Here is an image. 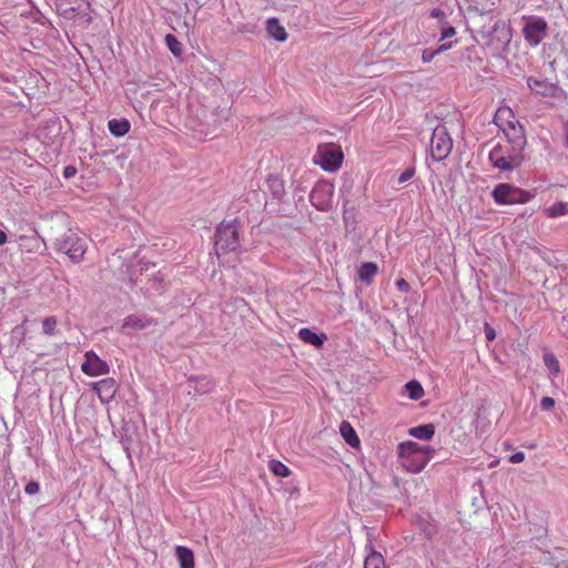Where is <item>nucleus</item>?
<instances>
[{"instance_id":"obj_1","label":"nucleus","mask_w":568,"mask_h":568,"mask_svg":"<svg viewBox=\"0 0 568 568\" xmlns=\"http://www.w3.org/2000/svg\"><path fill=\"white\" fill-rule=\"evenodd\" d=\"M526 139L523 134L496 144L488 154L490 164L500 172H510L521 166L525 160L524 148Z\"/></svg>"},{"instance_id":"obj_2","label":"nucleus","mask_w":568,"mask_h":568,"mask_svg":"<svg viewBox=\"0 0 568 568\" xmlns=\"http://www.w3.org/2000/svg\"><path fill=\"white\" fill-rule=\"evenodd\" d=\"M435 449L407 440L398 445V457L402 466L409 473H420L432 459Z\"/></svg>"},{"instance_id":"obj_3","label":"nucleus","mask_w":568,"mask_h":568,"mask_svg":"<svg viewBox=\"0 0 568 568\" xmlns=\"http://www.w3.org/2000/svg\"><path fill=\"white\" fill-rule=\"evenodd\" d=\"M240 222L234 219L231 222H222L215 232L214 247L216 253L233 252L240 246L239 241Z\"/></svg>"},{"instance_id":"obj_4","label":"nucleus","mask_w":568,"mask_h":568,"mask_svg":"<svg viewBox=\"0 0 568 568\" xmlns=\"http://www.w3.org/2000/svg\"><path fill=\"white\" fill-rule=\"evenodd\" d=\"M55 248L68 255L73 263H79L87 251V242L84 237L69 230L55 240Z\"/></svg>"},{"instance_id":"obj_5","label":"nucleus","mask_w":568,"mask_h":568,"mask_svg":"<svg viewBox=\"0 0 568 568\" xmlns=\"http://www.w3.org/2000/svg\"><path fill=\"white\" fill-rule=\"evenodd\" d=\"M495 203L499 205H510L517 203H527L531 199L529 192L513 186L508 183H499L491 192Z\"/></svg>"},{"instance_id":"obj_6","label":"nucleus","mask_w":568,"mask_h":568,"mask_svg":"<svg viewBox=\"0 0 568 568\" xmlns=\"http://www.w3.org/2000/svg\"><path fill=\"white\" fill-rule=\"evenodd\" d=\"M453 140L444 125H437L430 138V155L434 161L445 160L452 152Z\"/></svg>"},{"instance_id":"obj_7","label":"nucleus","mask_w":568,"mask_h":568,"mask_svg":"<svg viewBox=\"0 0 568 568\" xmlns=\"http://www.w3.org/2000/svg\"><path fill=\"white\" fill-rule=\"evenodd\" d=\"M511 41V31L509 26L504 21H496L491 33L488 36L486 45L494 55H498L508 49Z\"/></svg>"},{"instance_id":"obj_8","label":"nucleus","mask_w":568,"mask_h":568,"mask_svg":"<svg viewBox=\"0 0 568 568\" xmlns=\"http://www.w3.org/2000/svg\"><path fill=\"white\" fill-rule=\"evenodd\" d=\"M548 33V23L544 18L529 17L523 27V34L530 47H537Z\"/></svg>"},{"instance_id":"obj_9","label":"nucleus","mask_w":568,"mask_h":568,"mask_svg":"<svg viewBox=\"0 0 568 568\" xmlns=\"http://www.w3.org/2000/svg\"><path fill=\"white\" fill-rule=\"evenodd\" d=\"M334 185L327 181H318L311 191L310 201L320 211H328L332 207Z\"/></svg>"},{"instance_id":"obj_10","label":"nucleus","mask_w":568,"mask_h":568,"mask_svg":"<svg viewBox=\"0 0 568 568\" xmlns=\"http://www.w3.org/2000/svg\"><path fill=\"white\" fill-rule=\"evenodd\" d=\"M317 163L328 172L336 171L343 162V153L338 148L332 145L320 146L317 154Z\"/></svg>"},{"instance_id":"obj_11","label":"nucleus","mask_w":568,"mask_h":568,"mask_svg":"<svg viewBox=\"0 0 568 568\" xmlns=\"http://www.w3.org/2000/svg\"><path fill=\"white\" fill-rule=\"evenodd\" d=\"M84 362L81 365L82 372L88 376H100L109 373V365L101 359L93 351L84 354Z\"/></svg>"},{"instance_id":"obj_12","label":"nucleus","mask_w":568,"mask_h":568,"mask_svg":"<svg viewBox=\"0 0 568 568\" xmlns=\"http://www.w3.org/2000/svg\"><path fill=\"white\" fill-rule=\"evenodd\" d=\"M216 386L213 378L207 376H192L189 378V395H205L211 393Z\"/></svg>"},{"instance_id":"obj_13","label":"nucleus","mask_w":568,"mask_h":568,"mask_svg":"<svg viewBox=\"0 0 568 568\" xmlns=\"http://www.w3.org/2000/svg\"><path fill=\"white\" fill-rule=\"evenodd\" d=\"M152 324V320L145 315L132 314L124 318L121 329L142 331Z\"/></svg>"},{"instance_id":"obj_14","label":"nucleus","mask_w":568,"mask_h":568,"mask_svg":"<svg viewBox=\"0 0 568 568\" xmlns=\"http://www.w3.org/2000/svg\"><path fill=\"white\" fill-rule=\"evenodd\" d=\"M527 85L534 93L542 97L552 95L556 90L552 83L532 77L527 78Z\"/></svg>"},{"instance_id":"obj_15","label":"nucleus","mask_w":568,"mask_h":568,"mask_svg":"<svg viewBox=\"0 0 568 568\" xmlns=\"http://www.w3.org/2000/svg\"><path fill=\"white\" fill-rule=\"evenodd\" d=\"M365 549L367 555L364 561V568H385L383 555L376 551L371 542L365 546Z\"/></svg>"},{"instance_id":"obj_16","label":"nucleus","mask_w":568,"mask_h":568,"mask_svg":"<svg viewBox=\"0 0 568 568\" xmlns=\"http://www.w3.org/2000/svg\"><path fill=\"white\" fill-rule=\"evenodd\" d=\"M93 388L102 400L112 398L116 390L115 382L112 378H105L95 383Z\"/></svg>"},{"instance_id":"obj_17","label":"nucleus","mask_w":568,"mask_h":568,"mask_svg":"<svg viewBox=\"0 0 568 568\" xmlns=\"http://www.w3.org/2000/svg\"><path fill=\"white\" fill-rule=\"evenodd\" d=\"M298 337L304 343H307V344L313 345L315 347H321L324 344V342L326 341V335H324V334L318 335L317 333H315L311 328H306V327L301 328L298 331Z\"/></svg>"},{"instance_id":"obj_18","label":"nucleus","mask_w":568,"mask_h":568,"mask_svg":"<svg viewBox=\"0 0 568 568\" xmlns=\"http://www.w3.org/2000/svg\"><path fill=\"white\" fill-rule=\"evenodd\" d=\"M339 433L344 440L353 448H357L361 445V440L348 422H342L339 426Z\"/></svg>"},{"instance_id":"obj_19","label":"nucleus","mask_w":568,"mask_h":568,"mask_svg":"<svg viewBox=\"0 0 568 568\" xmlns=\"http://www.w3.org/2000/svg\"><path fill=\"white\" fill-rule=\"evenodd\" d=\"M408 434L417 439L430 440L435 434V427L433 424L418 425L409 428Z\"/></svg>"},{"instance_id":"obj_20","label":"nucleus","mask_w":568,"mask_h":568,"mask_svg":"<svg viewBox=\"0 0 568 568\" xmlns=\"http://www.w3.org/2000/svg\"><path fill=\"white\" fill-rule=\"evenodd\" d=\"M266 30L268 34L277 41H285L287 39V33L278 22L276 18H270L266 21Z\"/></svg>"},{"instance_id":"obj_21","label":"nucleus","mask_w":568,"mask_h":568,"mask_svg":"<svg viewBox=\"0 0 568 568\" xmlns=\"http://www.w3.org/2000/svg\"><path fill=\"white\" fill-rule=\"evenodd\" d=\"M175 555L181 568H194V555L190 548L178 546L175 548Z\"/></svg>"},{"instance_id":"obj_22","label":"nucleus","mask_w":568,"mask_h":568,"mask_svg":"<svg viewBox=\"0 0 568 568\" xmlns=\"http://www.w3.org/2000/svg\"><path fill=\"white\" fill-rule=\"evenodd\" d=\"M130 126V122L126 119H112L108 122L109 131L116 138L125 135Z\"/></svg>"},{"instance_id":"obj_23","label":"nucleus","mask_w":568,"mask_h":568,"mask_svg":"<svg viewBox=\"0 0 568 568\" xmlns=\"http://www.w3.org/2000/svg\"><path fill=\"white\" fill-rule=\"evenodd\" d=\"M378 267L374 262H364L358 268V277L364 283H371L377 274Z\"/></svg>"},{"instance_id":"obj_24","label":"nucleus","mask_w":568,"mask_h":568,"mask_svg":"<svg viewBox=\"0 0 568 568\" xmlns=\"http://www.w3.org/2000/svg\"><path fill=\"white\" fill-rule=\"evenodd\" d=\"M453 44H454V42L450 41V42H446V43L438 45L436 49H430V48L424 49L422 52V61L424 63L430 62L437 54L452 49Z\"/></svg>"},{"instance_id":"obj_25","label":"nucleus","mask_w":568,"mask_h":568,"mask_svg":"<svg viewBox=\"0 0 568 568\" xmlns=\"http://www.w3.org/2000/svg\"><path fill=\"white\" fill-rule=\"evenodd\" d=\"M404 388L407 393V396L413 400L420 399L425 394L423 386L417 381L407 382Z\"/></svg>"},{"instance_id":"obj_26","label":"nucleus","mask_w":568,"mask_h":568,"mask_svg":"<svg viewBox=\"0 0 568 568\" xmlns=\"http://www.w3.org/2000/svg\"><path fill=\"white\" fill-rule=\"evenodd\" d=\"M548 217L555 219L568 214V203L557 202L545 210Z\"/></svg>"},{"instance_id":"obj_27","label":"nucleus","mask_w":568,"mask_h":568,"mask_svg":"<svg viewBox=\"0 0 568 568\" xmlns=\"http://www.w3.org/2000/svg\"><path fill=\"white\" fill-rule=\"evenodd\" d=\"M268 187L275 197H282L285 193L283 181L277 176L267 180Z\"/></svg>"},{"instance_id":"obj_28","label":"nucleus","mask_w":568,"mask_h":568,"mask_svg":"<svg viewBox=\"0 0 568 568\" xmlns=\"http://www.w3.org/2000/svg\"><path fill=\"white\" fill-rule=\"evenodd\" d=\"M165 44L174 57L182 54V43L176 39L175 36L169 33L165 36Z\"/></svg>"},{"instance_id":"obj_29","label":"nucleus","mask_w":568,"mask_h":568,"mask_svg":"<svg viewBox=\"0 0 568 568\" xmlns=\"http://www.w3.org/2000/svg\"><path fill=\"white\" fill-rule=\"evenodd\" d=\"M544 363L546 367L549 369L551 375L557 376L560 372V365L558 359L552 354H545L544 355Z\"/></svg>"},{"instance_id":"obj_30","label":"nucleus","mask_w":568,"mask_h":568,"mask_svg":"<svg viewBox=\"0 0 568 568\" xmlns=\"http://www.w3.org/2000/svg\"><path fill=\"white\" fill-rule=\"evenodd\" d=\"M270 469L278 477H287L291 474L286 465L275 459L270 462Z\"/></svg>"},{"instance_id":"obj_31","label":"nucleus","mask_w":568,"mask_h":568,"mask_svg":"<svg viewBox=\"0 0 568 568\" xmlns=\"http://www.w3.org/2000/svg\"><path fill=\"white\" fill-rule=\"evenodd\" d=\"M57 318L54 316L45 317L42 321V332L45 335L52 336L55 334Z\"/></svg>"},{"instance_id":"obj_32","label":"nucleus","mask_w":568,"mask_h":568,"mask_svg":"<svg viewBox=\"0 0 568 568\" xmlns=\"http://www.w3.org/2000/svg\"><path fill=\"white\" fill-rule=\"evenodd\" d=\"M414 175H415V168L408 166L399 174V176L397 178V183L404 184V183L408 182L410 179H413Z\"/></svg>"},{"instance_id":"obj_33","label":"nucleus","mask_w":568,"mask_h":568,"mask_svg":"<svg viewBox=\"0 0 568 568\" xmlns=\"http://www.w3.org/2000/svg\"><path fill=\"white\" fill-rule=\"evenodd\" d=\"M494 6H495L494 2L485 1L480 8L478 6H469V10H474V11L478 12L479 14H485V13L490 12L493 10Z\"/></svg>"},{"instance_id":"obj_34","label":"nucleus","mask_w":568,"mask_h":568,"mask_svg":"<svg viewBox=\"0 0 568 568\" xmlns=\"http://www.w3.org/2000/svg\"><path fill=\"white\" fill-rule=\"evenodd\" d=\"M556 402L552 397L545 396L540 400V408L542 410H549L555 406Z\"/></svg>"},{"instance_id":"obj_35","label":"nucleus","mask_w":568,"mask_h":568,"mask_svg":"<svg viewBox=\"0 0 568 568\" xmlns=\"http://www.w3.org/2000/svg\"><path fill=\"white\" fill-rule=\"evenodd\" d=\"M40 490V485L37 481H29L24 487V493L28 495H34Z\"/></svg>"},{"instance_id":"obj_36","label":"nucleus","mask_w":568,"mask_h":568,"mask_svg":"<svg viewBox=\"0 0 568 568\" xmlns=\"http://www.w3.org/2000/svg\"><path fill=\"white\" fill-rule=\"evenodd\" d=\"M455 34H456L455 28L452 26H447L442 31L440 41L449 39V38L454 37Z\"/></svg>"},{"instance_id":"obj_37","label":"nucleus","mask_w":568,"mask_h":568,"mask_svg":"<svg viewBox=\"0 0 568 568\" xmlns=\"http://www.w3.org/2000/svg\"><path fill=\"white\" fill-rule=\"evenodd\" d=\"M396 287L398 288V291L404 293L408 292L410 288L409 284L404 278H399L396 281Z\"/></svg>"},{"instance_id":"obj_38","label":"nucleus","mask_w":568,"mask_h":568,"mask_svg":"<svg viewBox=\"0 0 568 568\" xmlns=\"http://www.w3.org/2000/svg\"><path fill=\"white\" fill-rule=\"evenodd\" d=\"M524 460H525V454L523 452H517L509 457V462L513 464H519Z\"/></svg>"},{"instance_id":"obj_39","label":"nucleus","mask_w":568,"mask_h":568,"mask_svg":"<svg viewBox=\"0 0 568 568\" xmlns=\"http://www.w3.org/2000/svg\"><path fill=\"white\" fill-rule=\"evenodd\" d=\"M75 173H77V169H75L74 166H72V165H68V166H65V168H64V170H63V175H64V178H67V179H70V178H72V176H74V175H75Z\"/></svg>"},{"instance_id":"obj_40","label":"nucleus","mask_w":568,"mask_h":568,"mask_svg":"<svg viewBox=\"0 0 568 568\" xmlns=\"http://www.w3.org/2000/svg\"><path fill=\"white\" fill-rule=\"evenodd\" d=\"M485 335L488 341H493L496 337L495 329L486 325L485 327Z\"/></svg>"},{"instance_id":"obj_41","label":"nucleus","mask_w":568,"mask_h":568,"mask_svg":"<svg viewBox=\"0 0 568 568\" xmlns=\"http://www.w3.org/2000/svg\"><path fill=\"white\" fill-rule=\"evenodd\" d=\"M430 16L433 18H436V19H443L445 18V12L440 9H434L432 12H430Z\"/></svg>"},{"instance_id":"obj_42","label":"nucleus","mask_w":568,"mask_h":568,"mask_svg":"<svg viewBox=\"0 0 568 568\" xmlns=\"http://www.w3.org/2000/svg\"><path fill=\"white\" fill-rule=\"evenodd\" d=\"M12 333H13L14 335H19V336H21V337H22V336H24L26 329H24L23 325H17V326L13 328Z\"/></svg>"},{"instance_id":"obj_43","label":"nucleus","mask_w":568,"mask_h":568,"mask_svg":"<svg viewBox=\"0 0 568 568\" xmlns=\"http://www.w3.org/2000/svg\"><path fill=\"white\" fill-rule=\"evenodd\" d=\"M8 241L7 234L0 230V246L6 244Z\"/></svg>"},{"instance_id":"obj_44","label":"nucleus","mask_w":568,"mask_h":568,"mask_svg":"<svg viewBox=\"0 0 568 568\" xmlns=\"http://www.w3.org/2000/svg\"><path fill=\"white\" fill-rule=\"evenodd\" d=\"M562 322L567 323V326H568V310L566 311L565 315L562 316Z\"/></svg>"},{"instance_id":"obj_45","label":"nucleus","mask_w":568,"mask_h":568,"mask_svg":"<svg viewBox=\"0 0 568 568\" xmlns=\"http://www.w3.org/2000/svg\"><path fill=\"white\" fill-rule=\"evenodd\" d=\"M566 143H567V146H568V122H567V125H566Z\"/></svg>"},{"instance_id":"obj_46","label":"nucleus","mask_w":568,"mask_h":568,"mask_svg":"<svg viewBox=\"0 0 568 568\" xmlns=\"http://www.w3.org/2000/svg\"><path fill=\"white\" fill-rule=\"evenodd\" d=\"M504 112H507V113H510V110H498V113H504Z\"/></svg>"}]
</instances>
